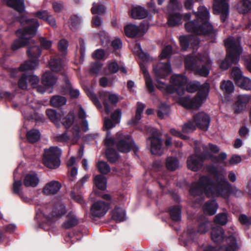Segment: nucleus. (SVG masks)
<instances>
[{
  "mask_svg": "<svg viewBox=\"0 0 251 251\" xmlns=\"http://www.w3.org/2000/svg\"><path fill=\"white\" fill-rule=\"evenodd\" d=\"M207 170L215 179L214 180L205 175L201 176L191 186L190 193L194 196L204 194L207 198L228 197L232 192L231 184L224 176H219L218 170L215 166L209 165Z\"/></svg>",
  "mask_w": 251,
  "mask_h": 251,
  "instance_id": "f257e3e1",
  "label": "nucleus"
},
{
  "mask_svg": "<svg viewBox=\"0 0 251 251\" xmlns=\"http://www.w3.org/2000/svg\"><path fill=\"white\" fill-rule=\"evenodd\" d=\"M195 19L190 20L191 13H186L183 18L187 21L184 25L187 32L196 35L206 36L208 39L214 42L218 34V29L210 22V13L208 9L204 6H200L197 11H193Z\"/></svg>",
  "mask_w": 251,
  "mask_h": 251,
  "instance_id": "f03ea898",
  "label": "nucleus"
},
{
  "mask_svg": "<svg viewBox=\"0 0 251 251\" xmlns=\"http://www.w3.org/2000/svg\"><path fill=\"white\" fill-rule=\"evenodd\" d=\"M15 19L23 27L19 28L16 31L19 38L15 40L11 46V49L13 50L27 45L30 39L36 34L40 26L37 19L29 18L25 15H20L16 17Z\"/></svg>",
  "mask_w": 251,
  "mask_h": 251,
  "instance_id": "7ed1b4c3",
  "label": "nucleus"
},
{
  "mask_svg": "<svg viewBox=\"0 0 251 251\" xmlns=\"http://www.w3.org/2000/svg\"><path fill=\"white\" fill-rule=\"evenodd\" d=\"M186 89L189 93H194L197 91L198 92L193 98L188 96L181 98L179 103L187 109H199L206 100L209 92V84L205 83L201 85L199 81L190 82L186 84Z\"/></svg>",
  "mask_w": 251,
  "mask_h": 251,
  "instance_id": "20e7f679",
  "label": "nucleus"
},
{
  "mask_svg": "<svg viewBox=\"0 0 251 251\" xmlns=\"http://www.w3.org/2000/svg\"><path fill=\"white\" fill-rule=\"evenodd\" d=\"M225 45L227 48L226 54L225 59L221 62L219 67L223 70H226L232 65L238 63L243 49L240 43L233 39H226Z\"/></svg>",
  "mask_w": 251,
  "mask_h": 251,
  "instance_id": "39448f33",
  "label": "nucleus"
},
{
  "mask_svg": "<svg viewBox=\"0 0 251 251\" xmlns=\"http://www.w3.org/2000/svg\"><path fill=\"white\" fill-rule=\"evenodd\" d=\"M184 64L185 68L194 72L195 74L201 76L207 77L211 67V61L208 58L188 55L186 57Z\"/></svg>",
  "mask_w": 251,
  "mask_h": 251,
  "instance_id": "423d86ee",
  "label": "nucleus"
},
{
  "mask_svg": "<svg viewBox=\"0 0 251 251\" xmlns=\"http://www.w3.org/2000/svg\"><path fill=\"white\" fill-rule=\"evenodd\" d=\"M61 150L57 147H51L45 150L43 162L46 166L50 169H56L60 165Z\"/></svg>",
  "mask_w": 251,
  "mask_h": 251,
  "instance_id": "0eeeda50",
  "label": "nucleus"
},
{
  "mask_svg": "<svg viewBox=\"0 0 251 251\" xmlns=\"http://www.w3.org/2000/svg\"><path fill=\"white\" fill-rule=\"evenodd\" d=\"M117 136L116 147L117 150L123 153L129 152L133 146L134 145V142L132 140L131 136L129 134L124 135L120 132L117 133Z\"/></svg>",
  "mask_w": 251,
  "mask_h": 251,
  "instance_id": "6e6552de",
  "label": "nucleus"
},
{
  "mask_svg": "<svg viewBox=\"0 0 251 251\" xmlns=\"http://www.w3.org/2000/svg\"><path fill=\"white\" fill-rule=\"evenodd\" d=\"M229 0H214L213 11L214 14H221V21L224 23L229 15Z\"/></svg>",
  "mask_w": 251,
  "mask_h": 251,
  "instance_id": "1a4fd4ad",
  "label": "nucleus"
},
{
  "mask_svg": "<svg viewBox=\"0 0 251 251\" xmlns=\"http://www.w3.org/2000/svg\"><path fill=\"white\" fill-rule=\"evenodd\" d=\"M153 71L157 79H164L172 72L171 63L169 61L165 63L158 62L153 66Z\"/></svg>",
  "mask_w": 251,
  "mask_h": 251,
  "instance_id": "9d476101",
  "label": "nucleus"
},
{
  "mask_svg": "<svg viewBox=\"0 0 251 251\" xmlns=\"http://www.w3.org/2000/svg\"><path fill=\"white\" fill-rule=\"evenodd\" d=\"M100 97L102 101L106 113L109 114L112 109L109 101L116 106L119 101L118 96L114 94H109L108 92H101L100 93Z\"/></svg>",
  "mask_w": 251,
  "mask_h": 251,
  "instance_id": "9b49d317",
  "label": "nucleus"
},
{
  "mask_svg": "<svg viewBox=\"0 0 251 251\" xmlns=\"http://www.w3.org/2000/svg\"><path fill=\"white\" fill-rule=\"evenodd\" d=\"M110 203L102 201L94 202L91 207V214L94 217H101L108 211Z\"/></svg>",
  "mask_w": 251,
  "mask_h": 251,
  "instance_id": "f8f14e48",
  "label": "nucleus"
},
{
  "mask_svg": "<svg viewBox=\"0 0 251 251\" xmlns=\"http://www.w3.org/2000/svg\"><path fill=\"white\" fill-rule=\"evenodd\" d=\"M193 120L196 126L203 131H207L209 126L210 117L203 112H198L193 116Z\"/></svg>",
  "mask_w": 251,
  "mask_h": 251,
  "instance_id": "ddd939ff",
  "label": "nucleus"
},
{
  "mask_svg": "<svg viewBox=\"0 0 251 251\" xmlns=\"http://www.w3.org/2000/svg\"><path fill=\"white\" fill-rule=\"evenodd\" d=\"M66 213L65 206L63 204L56 203L54 204L51 213L48 215L43 214L48 224H50L53 222V218H60Z\"/></svg>",
  "mask_w": 251,
  "mask_h": 251,
  "instance_id": "4468645a",
  "label": "nucleus"
},
{
  "mask_svg": "<svg viewBox=\"0 0 251 251\" xmlns=\"http://www.w3.org/2000/svg\"><path fill=\"white\" fill-rule=\"evenodd\" d=\"M36 67L35 61H25L18 68H10L9 70L10 77H16L19 72L34 70Z\"/></svg>",
  "mask_w": 251,
  "mask_h": 251,
  "instance_id": "2eb2a0df",
  "label": "nucleus"
},
{
  "mask_svg": "<svg viewBox=\"0 0 251 251\" xmlns=\"http://www.w3.org/2000/svg\"><path fill=\"white\" fill-rule=\"evenodd\" d=\"M187 165L189 170L194 172H197L202 168L203 162L199 154L194 153L188 157Z\"/></svg>",
  "mask_w": 251,
  "mask_h": 251,
  "instance_id": "dca6fc26",
  "label": "nucleus"
},
{
  "mask_svg": "<svg viewBox=\"0 0 251 251\" xmlns=\"http://www.w3.org/2000/svg\"><path fill=\"white\" fill-rule=\"evenodd\" d=\"M170 82L171 84L180 89V91L183 93L184 87L187 83V78L182 74H174L171 77Z\"/></svg>",
  "mask_w": 251,
  "mask_h": 251,
  "instance_id": "f3484780",
  "label": "nucleus"
},
{
  "mask_svg": "<svg viewBox=\"0 0 251 251\" xmlns=\"http://www.w3.org/2000/svg\"><path fill=\"white\" fill-rule=\"evenodd\" d=\"M151 142V152L153 154L161 155L162 153V140L154 135L149 137L147 140Z\"/></svg>",
  "mask_w": 251,
  "mask_h": 251,
  "instance_id": "a211bd4d",
  "label": "nucleus"
},
{
  "mask_svg": "<svg viewBox=\"0 0 251 251\" xmlns=\"http://www.w3.org/2000/svg\"><path fill=\"white\" fill-rule=\"evenodd\" d=\"M251 100V97L248 95H240L237 97L236 101L234 103L235 113H240L244 110L247 104Z\"/></svg>",
  "mask_w": 251,
  "mask_h": 251,
  "instance_id": "6ab92c4d",
  "label": "nucleus"
},
{
  "mask_svg": "<svg viewBox=\"0 0 251 251\" xmlns=\"http://www.w3.org/2000/svg\"><path fill=\"white\" fill-rule=\"evenodd\" d=\"M62 185L58 181L52 180L47 183L43 189V192L47 195H54L61 189Z\"/></svg>",
  "mask_w": 251,
  "mask_h": 251,
  "instance_id": "aec40b11",
  "label": "nucleus"
},
{
  "mask_svg": "<svg viewBox=\"0 0 251 251\" xmlns=\"http://www.w3.org/2000/svg\"><path fill=\"white\" fill-rule=\"evenodd\" d=\"M227 246H222L218 251H237L238 246L236 238L232 235L226 238Z\"/></svg>",
  "mask_w": 251,
  "mask_h": 251,
  "instance_id": "412c9836",
  "label": "nucleus"
},
{
  "mask_svg": "<svg viewBox=\"0 0 251 251\" xmlns=\"http://www.w3.org/2000/svg\"><path fill=\"white\" fill-rule=\"evenodd\" d=\"M42 53V49L39 46H32L28 48L27 50V54L30 58L28 61H35L36 66L38 64V57L41 55Z\"/></svg>",
  "mask_w": 251,
  "mask_h": 251,
  "instance_id": "4be33fe9",
  "label": "nucleus"
},
{
  "mask_svg": "<svg viewBox=\"0 0 251 251\" xmlns=\"http://www.w3.org/2000/svg\"><path fill=\"white\" fill-rule=\"evenodd\" d=\"M39 182V179L37 175L35 173L27 174L23 180V184L26 187H35Z\"/></svg>",
  "mask_w": 251,
  "mask_h": 251,
  "instance_id": "5701e85b",
  "label": "nucleus"
},
{
  "mask_svg": "<svg viewBox=\"0 0 251 251\" xmlns=\"http://www.w3.org/2000/svg\"><path fill=\"white\" fill-rule=\"evenodd\" d=\"M211 239L214 242L220 243L225 238V232L223 228L220 226L213 227L211 231Z\"/></svg>",
  "mask_w": 251,
  "mask_h": 251,
  "instance_id": "b1692460",
  "label": "nucleus"
},
{
  "mask_svg": "<svg viewBox=\"0 0 251 251\" xmlns=\"http://www.w3.org/2000/svg\"><path fill=\"white\" fill-rule=\"evenodd\" d=\"M57 78L52 73L46 72L42 75L41 82L43 85L49 88L52 87L56 82Z\"/></svg>",
  "mask_w": 251,
  "mask_h": 251,
  "instance_id": "393cba45",
  "label": "nucleus"
},
{
  "mask_svg": "<svg viewBox=\"0 0 251 251\" xmlns=\"http://www.w3.org/2000/svg\"><path fill=\"white\" fill-rule=\"evenodd\" d=\"M148 11L140 6L134 7L131 11V17L134 19H143L148 17Z\"/></svg>",
  "mask_w": 251,
  "mask_h": 251,
  "instance_id": "a878e982",
  "label": "nucleus"
},
{
  "mask_svg": "<svg viewBox=\"0 0 251 251\" xmlns=\"http://www.w3.org/2000/svg\"><path fill=\"white\" fill-rule=\"evenodd\" d=\"M141 70L142 71L145 79L146 86L149 93H152L154 91L155 88L152 83V79L144 65L140 64Z\"/></svg>",
  "mask_w": 251,
  "mask_h": 251,
  "instance_id": "bb28decb",
  "label": "nucleus"
},
{
  "mask_svg": "<svg viewBox=\"0 0 251 251\" xmlns=\"http://www.w3.org/2000/svg\"><path fill=\"white\" fill-rule=\"evenodd\" d=\"M8 7L12 8L20 13H23L25 9L24 0H4Z\"/></svg>",
  "mask_w": 251,
  "mask_h": 251,
  "instance_id": "cd10ccee",
  "label": "nucleus"
},
{
  "mask_svg": "<svg viewBox=\"0 0 251 251\" xmlns=\"http://www.w3.org/2000/svg\"><path fill=\"white\" fill-rule=\"evenodd\" d=\"M145 107V106L143 103L140 102L137 103L135 116L128 122V125L136 126L138 124L139 121L142 118V115Z\"/></svg>",
  "mask_w": 251,
  "mask_h": 251,
  "instance_id": "c85d7f7f",
  "label": "nucleus"
},
{
  "mask_svg": "<svg viewBox=\"0 0 251 251\" xmlns=\"http://www.w3.org/2000/svg\"><path fill=\"white\" fill-rule=\"evenodd\" d=\"M218 208V204L215 200L207 201L203 205L204 212L209 215H214Z\"/></svg>",
  "mask_w": 251,
  "mask_h": 251,
  "instance_id": "c756f323",
  "label": "nucleus"
},
{
  "mask_svg": "<svg viewBox=\"0 0 251 251\" xmlns=\"http://www.w3.org/2000/svg\"><path fill=\"white\" fill-rule=\"evenodd\" d=\"M168 212L171 220L174 222H178L181 219V206L176 205L171 207Z\"/></svg>",
  "mask_w": 251,
  "mask_h": 251,
  "instance_id": "7c9ffc66",
  "label": "nucleus"
},
{
  "mask_svg": "<svg viewBox=\"0 0 251 251\" xmlns=\"http://www.w3.org/2000/svg\"><path fill=\"white\" fill-rule=\"evenodd\" d=\"M124 31L126 36L130 38H134L140 32V29L138 26L129 24L125 26Z\"/></svg>",
  "mask_w": 251,
  "mask_h": 251,
  "instance_id": "2f4dec72",
  "label": "nucleus"
},
{
  "mask_svg": "<svg viewBox=\"0 0 251 251\" xmlns=\"http://www.w3.org/2000/svg\"><path fill=\"white\" fill-rule=\"evenodd\" d=\"M49 64L53 72H62L64 69L63 61L60 58H51Z\"/></svg>",
  "mask_w": 251,
  "mask_h": 251,
  "instance_id": "473e14b6",
  "label": "nucleus"
},
{
  "mask_svg": "<svg viewBox=\"0 0 251 251\" xmlns=\"http://www.w3.org/2000/svg\"><path fill=\"white\" fill-rule=\"evenodd\" d=\"M68 220H66L62 225V227L65 229H69L72 228L78 224V220L77 217L72 212H69L67 215Z\"/></svg>",
  "mask_w": 251,
  "mask_h": 251,
  "instance_id": "72a5a7b5",
  "label": "nucleus"
},
{
  "mask_svg": "<svg viewBox=\"0 0 251 251\" xmlns=\"http://www.w3.org/2000/svg\"><path fill=\"white\" fill-rule=\"evenodd\" d=\"M182 18V15L179 13H169L168 24L170 27H174L178 25Z\"/></svg>",
  "mask_w": 251,
  "mask_h": 251,
  "instance_id": "f704fd0d",
  "label": "nucleus"
},
{
  "mask_svg": "<svg viewBox=\"0 0 251 251\" xmlns=\"http://www.w3.org/2000/svg\"><path fill=\"white\" fill-rule=\"evenodd\" d=\"M107 160L112 164L116 163L119 159V155L116 150L112 148H107L105 151Z\"/></svg>",
  "mask_w": 251,
  "mask_h": 251,
  "instance_id": "c9c22d12",
  "label": "nucleus"
},
{
  "mask_svg": "<svg viewBox=\"0 0 251 251\" xmlns=\"http://www.w3.org/2000/svg\"><path fill=\"white\" fill-rule=\"evenodd\" d=\"M112 218L116 222H121L125 220V211L122 208L116 206L112 212Z\"/></svg>",
  "mask_w": 251,
  "mask_h": 251,
  "instance_id": "e433bc0d",
  "label": "nucleus"
},
{
  "mask_svg": "<svg viewBox=\"0 0 251 251\" xmlns=\"http://www.w3.org/2000/svg\"><path fill=\"white\" fill-rule=\"evenodd\" d=\"M238 12L241 14H247L251 10V1L249 0H242L237 5Z\"/></svg>",
  "mask_w": 251,
  "mask_h": 251,
  "instance_id": "4c0bfd02",
  "label": "nucleus"
},
{
  "mask_svg": "<svg viewBox=\"0 0 251 251\" xmlns=\"http://www.w3.org/2000/svg\"><path fill=\"white\" fill-rule=\"evenodd\" d=\"M94 183L97 188L100 190H104L106 188V178L102 175H96L94 179Z\"/></svg>",
  "mask_w": 251,
  "mask_h": 251,
  "instance_id": "58836bf2",
  "label": "nucleus"
},
{
  "mask_svg": "<svg viewBox=\"0 0 251 251\" xmlns=\"http://www.w3.org/2000/svg\"><path fill=\"white\" fill-rule=\"evenodd\" d=\"M220 88L226 94H231L234 91V86L233 82L229 80H223L220 83Z\"/></svg>",
  "mask_w": 251,
  "mask_h": 251,
  "instance_id": "ea45409f",
  "label": "nucleus"
},
{
  "mask_svg": "<svg viewBox=\"0 0 251 251\" xmlns=\"http://www.w3.org/2000/svg\"><path fill=\"white\" fill-rule=\"evenodd\" d=\"M22 180H16L14 177L12 187L13 193L14 194L19 196L23 201H26L27 198L24 197L23 192L22 191H20V188L22 186Z\"/></svg>",
  "mask_w": 251,
  "mask_h": 251,
  "instance_id": "a19ab883",
  "label": "nucleus"
},
{
  "mask_svg": "<svg viewBox=\"0 0 251 251\" xmlns=\"http://www.w3.org/2000/svg\"><path fill=\"white\" fill-rule=\"evenodd\" d=\"M179 163L178 160L175 157L169 156L166 160V167L171 171H174L178 169Z\"/></svg>",
  "mask_w": 251,
  "mask_h": 251,
  "instance_id": "79ce46f5",
  "label": "nucleus"
},
{
  "mask_svg": "<svg viewBox=\"0 0 251 251\" xmlns=\"http://www.w3.org/2000/svg\"><path fill=\"white\" fill-rule=\"evenodd\" d=\"M67 100L65 97L59 95L53 96L50 100V105L53 107H59L66 104Z\"/></svg>",
  "mask_w": 251,
  "mask_h": 251,
  "instance_id": "37998d69",
  "label": "nucleus"
},
{
  "mask_svg": "<svg viewBox=\"0 0 251 251\" xmlns=\"http://www.w3.org/2000/svg\"><path fill=\"white\" fill-rule=\"evenodd\" d=\"M70 28L73 31H75L79 28L81 22V17L76 15H72L70 17Z\"/></svg>",
  "mask_w": 251,
  "mask_h": 251,
  "instance_id": "c03bdc74",
  "label": "nucleus"
},
{
  "mask_svg": "<svg viewBox=\"0 0 251 251\" xmlns=\"http://www.w3.org/2000/svg\"><path fill=\"white\" fill-rule=\"evenodd\" d=\"M26 137L29 142L34 143L40 139V133L38 130L32 129L27 132Z\"/></svg>",
  "mask_w": 251,
  "mask_h": 251,
  "instance_id": "a18cd8bd",
  "label": "nucleus"
},
{
  "mask_svg": "<svg viewBox=\"0 0 251 251\" xmlns=\"http://www.w3.org/2000/svg\"><path fill=\"white\" fill-rule=\"evenodd\" d=\"M235 84L242 89L248 91L251 90V80L248 77L244 76Z\"/></svg>",
  "mask_w": 251,
  "mask_h": 251,
  "instance_id": "49530a36",
  "label": "nucleus"
},
{
  "mask_svg": "<svg viewBox=\"0 0 251 251\" xmlns=\"http://www.w3.org/2000/svg\"><path fill=\"white\" fill-rule=\"evenodd\" d=\"M227 212H222L217 214L214 219V222L218 225L224 226L228 222Z\"/></svg>",
  "mask_w": 251,
  "mask_h": 251,
  "instance_id": "de8ad7c7",
  "label": "nucleus"
},
{
  "mask_svg": "<svg viewBox=\"0 0 251 251\" xmlns=\"http://www.w3.org/2000/svg\"><path fill=\"white\" fill-rule=\"evenodd\" d=\"M75 118L74 112L70 111L65 117L62 119L61 123L66 128H69L73 124Z\"/></svg>",
  "mask_w": 251,
  "mask_h": 251,
  "instance_id": "09e8293b",
  "label": "nucleus"
},
{
  "mask_svg": "<svg viewBox=\"0 0 251 251\" xmlns=\"http://www.w3.org/2000/svg\"><path fill=\"white\" fill-rule=\"evenodd\" d=\"M170 110V106L165 103H161L158 106L157 115L158 118L163 119L164 115H168Z\"/></svg>",
  "mask_w": 251,
  "mask_h": 251,
  "instance_id": "8fccbe9b",
  "label": "nucleus"
},
{
  "mask_svg": "<svg viewBox=\"0 0 251 251\" xmlns=\"http://www.w3.org/2000/svg\"><path fill=\"white\" fill-rule=\"evenodd\" d=\"M46 113L50 120L55 124L61 120V115L57 113L55 110L47 109Z\"/></svg>",
  "mask_w": 251,
  "mask_h": 251,
  "instance_id": "3c124183",
  "label": "nucleus"
},
{
  "mask_svg": "<svg viewBox=\"0 0 251 251\" xmlns=\"http://www.w3.org/2000/svg\"><path fill=\"white\" fill-rule=\"evenodd\" d=\"M231 75L235 83L241 80V79L244 77L242 72L240 69L237 67L232 68Z\"/></svg>",
  "mask_w": 251,
  "mask_h": 251,
  "instance_id": "603ef678",
  "label": "nucleus"
},
{
  "mask_svg": "<svg viewBox=\"0 0 251 251\" xmlns=\"http://www.w3.org/2000/svg\"><path fill=\"white\" fill-rule=\"evenodd\" d=\"M99 171L102 174L106 175L110 171L109 165L104 161H100L97 164Z\"/></svg>",
  "mask_w": 251,
  "mask_h": 251,
  "instance_id": "864d4df0",
  "label": "nucleus"
},
{
  "mask_svg": "<svg viewBox=\"0 0 251 251\" xmlns=\"http://www.w3.org/2000/svg\"><path fill=\"white\" fill-rule=\"evenodd\" d=\"M103 64L100 61H96L90 64L89 73L91 75H98L101 70Z\"/></svg>",
  "mask_w": 251,
  "mask_h": 251,
  "instance_id": "5fc2aeb1",
  "label": "nucleus"
},
{
  "mask_svg": "<svg viewBox=\"0 0 251 251\" xmlns=\"http://www.w3.org/2000/svg\"><path fill=\"white\" fill-rule=\"evenodd\" d=\"M168 10L169 13H177L180 10V5L177 0H170Z\"/></svg>",
  "mask_w": 251,
  "mask_h": 251,
  "instance_id": "6e6d98bb",
  "label": "nucleus"
},
{
  "mask_svg": "<svg viewBox=\"0 0 251 251\" xmlns=\"http://www.w3.org/2000/svg\"><path fill=\"white\" fill-rule=\"evenodd\" d=\"M157 82L158 84H161L165 86V90L167 93L173 94L177 93L178 94H180L182 93V92L180 91V89H178L176 86H175L172 84L171 85H165L164 83L162 82L159 80H158Z\"/></svg>",
  "mask_w": 251,
  "mask_h": 251,
  "instance_id": "4d7b16f0",
  "label": "nucleus"
},
{
  "mask_svg": "<svg viewBox=\"0 0 251 251\" xmlns=\"http://www.w3.org/2000/svg\"><path fill=\"white\" fill-rule=\"evenodd\" d=\"M65 83L67 89L69 90L71 97L75 99L77 98L79 95V91L72 88L71 82L68 79H65Z\"/></svg>",
  "mask_w": 251,
  "mask_h": 251,
  "instance_id": "13d9d810",
  "label": "nucleus"
},
{
  "mask_svg": "<svg viewBox=\"0 0 251 251\" xmlns=\"http://www.w3.org/2000/svg\"><path fill=\"white\" fill-rule=\"evenodd\" d=\"M106 7L103 4H93V7L91 8V11L93 14H100L104 13Z\"/></svg>",
  "mask_w": 251,
  "mask_h": 251,
  "instance_id": "bf43d9fd",
  "label": "nucleus"
},
{
  "mask_svg": "<svg viewBox=\"0 0 251 251\" xmlns=\"http://www.w3.org/2000/svg\"><path fill=\"white\" fill-rule=\"evenodd\" d=\"M31 16L38 18L43 21L47 20L49 18V13L47 10H39L31 13Z\"/></svg>",
  "mask_w": 251,
  "mask_h": 251,
  "instance_id": "052dcab7",
  "label": "nucleus"
},
{
  "mask_svg": "<svg viewBox=\"0 0 251 251\" xmlns=\"http://www.w3.org/2000/svg\"><path fill=\"white\" fill-rule=\"evenodd\" d=\"M172 53V47L171 45L166 46L162 50L160 55L161 59L167 58L171 56Z\"/></svg>",
  "mask_w": 251,
  "mask_h": 251,
  "instance_id": "680f3d73",
  "label": "nucleus"
},
{
  "mask_svg": "<svg viewBox=\"0 0 251 251\" xmlns=\"http://www.w3.org/2000/svg\"><path fill=\"white\" fill-rule=\"evenodd\" d=\"M195 129L196 126L192 121H189L188 123L184 124L182 128V132L184 133H188Z\"/></svg>",
  "mask_w": 251,
  "mask_h": 251,
  "instance_id": "e2e57ef3",
  "label": "nucleus"
},
{
  "mask_svg": "<svg viewBox=\"0 0 251 251\" xmlns=\"http://www.w3.org/2000/svg\"><path fill=\"white\" fill-rule=\"evenodd\" d=\"M55 140L58 142L67 143L70 140V137L67 131H65L62 134L57 135L55 137Z\"/></svg>",
  "mask_w": 251,
  "mask_h": 251,
  "instance_id": "0e129e2a",
  "label": "nucleus"
},
{
  "mask_svg": "<svg viewBox=\"0 0 251 251\" xmlns=\"http://www.w3.org/2000/svg\"><path fill=\"white\" fill-rule=\"evenodd\" d=\"M107 69L111 74L117 73L119 70V66L115 61L110 62L107 65Z\"/></svg>",
  "mask_w": 251,
  "mask_h": 251,
  "instance_id": "69168bd1",
  "label": "nucleus"
},
{
  "mask_svg": "<svg viewBox=\"0 0 251 251\" xmlns=\"http://www.w3.org/2000/svg\"><path fill=\"white\" fill-rule=\"evenodd\" d=\"M27 80L26 74H24L21 78L19 79L18 81V86L19 87L23 90L26 89L27 86Z\"/></svg>",
  "mask_w": 251,
  "mask_h": 251,
  "instance_id": "338daca9",
  "label": "nucleus"
},
{
  "mask_svg": "<svg viewBox=\"0 0 251 251\" xmlns=\"http://www.w3.org/2000/svg\"><path fill=\"white\" fill-rule=\"evenodd\" d=\"M239 221L243 225L246 226L251 225V217H248L245 214H240L239 217Z\"/></svg>",
  "mask_w": 251,
  "mask_h": 251,
  "instance_id": "774afa93",
  "label": "nucleus"
}]
</instances>
